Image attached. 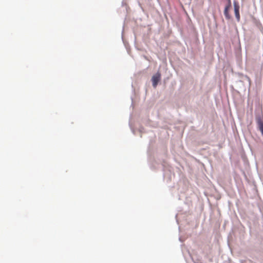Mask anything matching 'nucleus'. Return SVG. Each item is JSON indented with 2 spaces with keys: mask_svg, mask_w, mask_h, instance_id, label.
I'll use <instances>...</instances> for the list:
<instances>
[{
  "mask_svg": "<svg viewBox=\"0 0 263 263\" xmlns=\"http://www.w3.org/2000/svg\"><path fill=\"white\" fill-rule=\"evenodd\" d=\"M257 123L259 126V130L263 136V121L260 119L258 120L257 121Z\"/></svg>",
  "mask_w": 263,
  "mask_h": 263,
  "instance_id": "2",
  "label": "nucleus"
},
{
  "mask_svg": "<svg viewBox=\"0 0 263 263\" xmlns=\"http://www.w3.org/2000/svg\"><path fill=\"white\" fill-rule=\"evenodd\" d=\"M161 79V74L160 72H157L155 75L152 77V81L153 83V86L156 88L158 85V82L160 81Z\"/></svg>",
  "mask_w": 263,
  "mask_h": 263,
  "instance_id": "1",
  "label": "nucleus"
},
{
  "mask_svg": "<svg viewBox=\"0 0 263 263\" xmlns=\"http://www.w3.org/2000/svg\"><path fill=\"white\" fill-rule=\"evenodd\" d=\"M235 12L236 17L238 20L239 19V10L238 8H237L236 6H235Z\"/></svg>",
  "mask_w": 263,
  "mask_h": 263,
  "instance_id": "3",
  "label": "nucleus"
}]
</instances>
